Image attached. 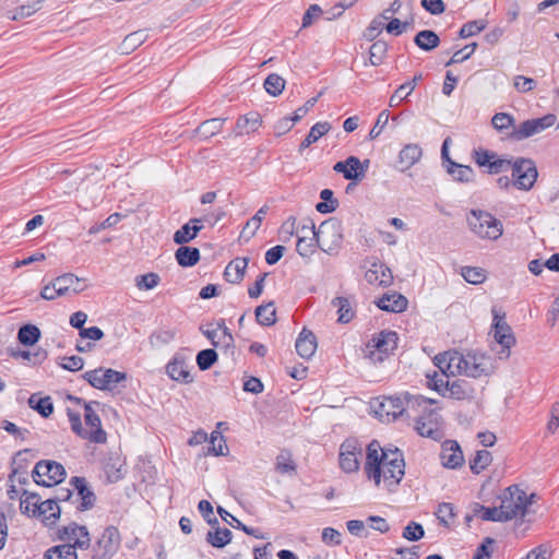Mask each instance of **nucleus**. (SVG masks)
<instances>
[{
    "label": "nucleus",
    "instance_id": "f257e3e1",
    "mask_svg": "<svg viewBox=\"0 0 559 559\" xmlns=\"http://www.w3.org/2000/svg\"><path fill=\"white\" fill-rule=\"evenodd\" d=\"M365 472L376 486L383 483L391 490L404 477L403 454L399 449H383L377 440H372L367 447Z\"/></svg>",
    "mask_w": 559,
    "mask_h": 559
},
{
    "label": "nucleus",
    "instance_id": "f03ea898",
    "mask_svg": "<svg viewBox=\"0 0 559 559\" xmlns=\"http://www.w3.org/2000/svg\"><path fill=\"white\" fill-rule=\"evenodd\" d=\"M435 361L436 366L447 376L479 378L488 376L492 371L490 358L474 352L466 354L456 350L445 352L437 355Z\"/></svg>",
    "mask_w": 559,
    "mask_h": 559
},
{
    "label": "nucleus",
    "instance_id": "7ed1b4c3",
    "mask_svg": "<svg viewBox=\"0 0 559 559\" xmlns=\"http://www.w3.org/2000/svg\"><path fill=\"white\" fill-rule=\"evenodd\" d=\"M475 163L487 167L490 175L511 171V175H538L536 164L531 158H502L495 152L478 148L473 154Z\"/></svg>",
    "mask_w": 559,
    "mask_h": 559
},
{
    "label": "nucleus",
    "instance_id": "20e7f679",
    "mask_svg": "<svg viewBox=\"0 0 559 559\" xmlns=\"http://www.w3.org/2000/svg\"><path fill=\"white\" fill-rule=\"evenodd\" d=\"M433 401L421 395L388 396L379 403L374 409L376 415L383 421H393L400 416L406 415L411 418L415 413L425 411Z\"/></svg>",
    "mask_w": 559,
    "mask_h": 559
},
{
    "label": "nucleus",
    "instance_id": "39448f33",
    "mask_svg": "<svg viewBox=\"0 0 559 559\" xmlns=\"http://www.w3.org/2000/svg\"><path fill=\"white\" fill-rule=\"evenodd\" d=\"M466 221L471 231L481 239L496 240L503 233L501 222L485 211L472 210Z\"/></svg>",
    "mask_w": 559,
    "mask_h": 559
},
{
    "label": "nucleus",
    "instance_id": "423d86ee",
    "mask_svg": "<svg viewBox=\"0 0 559 559\" xmlns=\"http://www.w3.org/2000/svg\"><path fill=\"white\" fill-rule=\"evenodd\" d=\"M500 500L499 509L502 511V516H507V521L524 516L531 504L526 492L518 486L508 487L500 496Z\"/></svg>",
    "mask_w": 559,
    "mask_h": 559
},
{
    "label": "nucleus",
    "instance_id": "0eeeda50",
    "mask_svg": "<svg viewBox=\"0 0 559 559\" xmlns=\"http://www.w3.org/2000/svg\"><path fill=\"white\" fill-rule=\"evenodd\" d=\"M83 379L97 390L114 391L119 388L120 383L127 380V373L100 367L86 371L83 374Z\"/></svg>",
    "mask_w": 559,
    "mask_h": 559
},
{
    "label": "nucleus",
    "instance_id": "6e6552de",
    "mask_svg": "<svg viewBox=\"0 0 559 559\" xmlns=\"http://www.w3.org/2000/svg\"><path fill=\"white\" fill-rule=\"evenodd\" d=\"M66 469L62 464L55 461H39L33 469V479L37 485L52 487L66 478Z\"/></svg>",
    "mask_w": 559,
    "mask_h": 559
},
{
    "label": "nucleus",
    "instance_id": "1a4fd4ad",
    "mask_svg": "<svg viewBox=\"0 0 559 559\" xmlns=\"http://www.w3.org/2000/svg\"><path fill=\"white\" fill-rule=\"evenodd\" d=\"M397 340V333L394 331L384 330L374 334L367 344L370 358L374 361H382L396 348Z\"/></svg>",
    "mask_w": 559,
    "mask_h": 559
},
{
    "label": "nucleus",
    "instance_id": "9d476101",
    "mask_svg": "<svg viewBox=\"0 0 559 559\" xmlns=\"http://www.w3.org/2000/svg\"><path fill=\"white\" fill-rule=\"evenodd\" d=\"M430 405L425 411L421 409L418 413H423V415L416 420L415 429L423 437L440 440L443 437L441 417L436 409H429Z\"/></svg>",
    "mask_w": 559,
    "mask_h": 559
},
{
    "label": "nucleus",
    "instance_id": "9b49d317",
    "mask_svg": "<svg viewBox=\"0 0 559 559\" xmlns=\"http://www.w3.org/2000/svg\"><path fill=\"white\" fill-rule=\"evenodd\" d=\"M362 447L356 439H347L340 447V466L345 473L357 472Z\"/></svg>",
    "mask_w": 559,
    "mask_h": 559
},
{
    "label": "nucleus",
    "instance_id": "f8f14e48",
    "mask_svg": "<svg viewBox=\"0 0 559 559\" xmlns=\"http://www.w3.org/2000/svg\"><path fill=\"white\" fill-rule=\"evenodd\" d=\"M120 543L119 532L115 526L105 528L102 536L93 547V556L96 559H110L118 549Z\"/></svg>",
    "mask_w": 559,
    "mask_h": 559
},
{
    "label": "nucleus",
    "instance_id": "ddd939ff",
    "mask_svg": "<svg viewBox=\"0 0 559 559\" xmlns=\"http://www.w3.org/2000/svg\"><path fill=\"white\" fill-rule=\"evenodd\" d=\"M93 405L98 406V402L84 403V420L88 429H85L83 439L95 443H104L107 439L105 430L102 428L100 418L94 411Z\"/></svg>",
    "mask_w": 559,
    "mask_h": 559
},
{
    "label": "nucleus",
    "instance_id": "4468645a",
    "mask_svg": "<svg viewBox=\"0 0 559 559\" xmlns=\"http://www.w3.org/2000/svg\"><path fill=\"white\" fill-rule=\"evenodd\" d=\"M555 121V115H546L542 118L525 120L518 129H514L510 135L513 140L521 141L551 127Z\"/></svg>",
    "mask_w": 559,
    "mask_h": 559
},
{
    "label": "nucleus",
    "instance_id": "2eb2a0df",
    "mask_svg": "<svg viewBox=\"0 0 559 559\" xmlns=\"http://www.w3.org/2000/svg\"><path fill=\"white\" fill-rule=\"evenodd\" d=\"M58 537L66 544H71L74 548L84 549L90 546V536L85 526L71 523L58 530Z\"/></svg>",
    "mask_w": 559,
    "mask_h": 559
},
{
    "label": "nucleus",
    "instance_id": "dca6fc26",
    "mask_svg": "<svg viewBox=\"0 0 559 559\" xmlns=\"http://www.w3.org/2000/svg\"><path fill=\"white\" fill-rule=\"evenodd\" d=\"M493 314V323L492 331L495 340L502 346L501 354H504L506 357L509 356L510 347L515 343V338L511 333L510 326L504 321L503 316L499 314L497 309H492Z\"/></svg>",
    "mask_w": 559,
    "mask_h": 559
},
{
    "label": "nucleus",
    "instance_id": "f3484780",
    "mask_svg": "<svg viewBox=\"0 0 559 559\" xmlns=\"http://www.w3.org/2000/svg\"><path fill=\"white\" fill-rule=\"evenodd\" d=\"M324 225H321L319 230L316 231L314 225L311 223V226L302 225L300 231L304 234L302 236H298L296 250L302 258H309L316 250L317 245H319V236L322 234V228Z\"/></svg>",
    "mask_w": 559,
    "mask_h": 559
},
{
    "label": "nucleus",
    "instance_id": "a211bd4d",
    "mask_svg": "<svg viewBox=\"0 0 559 559\" xmlns=\"http://www.w3.org/2000/svg\"><path fill=\"white\" fill-rule=\"evenodd\" d=\"M70 484L76 490L80 498V504L76 507L79 511H86L94 507L96 501L95 493L88 488L87 481L84 477L74 476L71 478Z\"/></svg>",
    "mask_w": 559,
    "mask_h": 559
},
{
    "label": "nucleus",
    "instance_id": "6ab92c4d",
    "mask_svg": "<svg viewBox=\"0 0 559 559\" xmlns=\"http://www.w3.org/2000/svg\"><path fill=\"white\" fill-rule=\"evenodd\" d=\"M442 464L449 468H455L463 464L464 456L456 441L448 440L443 442L440 453Z\"/></svg>",
    "mask_w": 559,
    "mask_h": 559
},
{
    "label": "nucleus",
    "instance_id": "aec40b11",
    "mask_svg": "<svg viewBox=\"0 0 559 559\" xmlns=\"http://www.w3.org/2000/svg\"><path fill=\"white\" fill-rule=\"evenodd\" d=\"M355 296H337L332 299L331 304L334 308H336L337 312V322L345 324L350 322L355 317Z\"/></svg>",
    "mask_w": 559,
    "mask_h": 559
},
{
    "label": "nucleus",
    "instance_id": "412c9836",
    "mask_svg": "<svg viewBox=\"0 0 559 559\" xmlns=\"http://www.w3.org/2000/svg\"><path fill=\"white\" fill-rule=\"evenodd\" d=\"M475 394L474 388L465 380H453L444 384V396L454 400H469Z\"/></svg>",
    "mask_w": 559,
    "mask_h": 559
},
{
    "label": "nucleus",
    "instance_id": "4be33fe9",
    "mask_svg": "<svg viewBox=\"0 0 559 559\" xmlns=\"http://www.w3.org/2000/svg\"><path fill=\"white\" fill-rule=\"evenodd\" d=\"M57 289V295L66 296L70 293L79 294L84 287L81 285V280L72 273H64L53 280Z\"/></svg>",
    "mask_w": 559,
    "mask_h": 559
},
{
    "label": "nucleus",
    "instance_id": "5701e85b",
    "mask_svg": "<svg viewBox=\"0 0 559 559\" xmlns=\"http://www.w3.org/2000/svg\"><path fill=\"white\" fill-rule=\"evenodd\" d=\"M421 155L423 151L418 144L412 143L405 145L399 154L397 169L400 171H405L409 169L415 163L419 160Z\"/></svg>",
    "mask_w": 559,
    "mask_h": 559
},
{
    "label": "nucleus",
    "instance_id": "b1692460",
    "mask_svg": "<svg viewBox=\"0 0 559 559\" xmlns=\"http://www.w3.org/2000/svg\"><path fill=\"white\" fill-rule=\"evenodd\" d=\"M262 124L261 115L257 111H250L240 116L236 122V135L250 134L255 132Z\"/></svg>",
    "mask_w": 559,
    "mask_h": 559
},
{
    "label": "nucleus",
    "instance_id": "393cba45",
    "mask_svg": "<svg viewBox=\"0 0 559 559\" xmlns=\"http://www.w3.org/2000/svg\"><path fill=\"white\" fill-rule=\"evenodd\" d=\"M295 346L300 357L309 359L316 353L317 338L311 331L304 329L299 334Z\"/></svg>",
    "mask_w": 559,
    "mask_h": 559
},
{
    "label": "nucleus",
    "instance_id": "a878e982",
    "mask_svg": "<svg viewBox=\"0 0 559 559\" xmlns=\"http://www.w3.org/2000/svg\"><path fill=\"white\" fill-rule=\"evenodd\" d=\"M376 304L383 311L402 312L407 308L408 301L403 295L392 293L383 295Z\"/></svg>",
    "mask_w": 559,
    "mask_h": 559
},
{
    "label": "nucleus",
    "instance_id": "bb28decb",
    "mask_svg": "<svg viewBox=\"0 0 559 559\" xmlns=\"http://www.w3.org/2000/svg\"><path fill=\"white\" fill-rule=\"evenodd\" d=\"M248 258H236L230 261L225 267L224 272L226 281L233 284L239 283L245 275V270L248 265Z\"/></svg>",
    "mask_w": 559,
    "mask_h": 559
},
{
    "label": "nucleus",
    "instance_id": "cd10ccee",
    "mask_svg": "<svg viewBox=\"0 0 559 559\" xmlns=\"http://www.w3.org/2000/svg\"><path fill=\"white\" fill-rule=\"evenodd\" d=\"M201 219L199 218H192L190 223L181 226L174 234V241L178 245H183L194 239L198 233L202 229V226L199 225Z\"/></svg>",
    "mask_w": 559,
    "mask_h": 559
},
{
    "label": "nucleus",
    "instance_id": "c85d7f7f",
    "mask_svg": "<svg viewBox=\"0 0 559 559\" xmlns=\"http://www.w3.org/2000/svg\"><path fill=\"white\" fill-rule=\"evenodd\" d=\"M46 525H52L60 518V508L56 500L49 498L40 503V510L36 513Z\"/></svg>",
    "mask_w": 559,
    "mask_h": 559
},
{
    "label": "nucleus",
    "instance_id": "c756f323",
    "mask_svg": "<svg viewBox=\"0 0 559 559\" xmlns=\"http://www.w3.org/2000/svg\"><path fill=\"white\" fill-rule=\"evenodd\" d=\"M423 79V75L416 74L412 81L405 82L402 85H400L393 95L390 97L389 105L390 107H396L401 104L402 100L407 98L412 92L415 90V86L417 82H419Z\"/></svg>",
    "mask_w": 559,
    "mask_h": 559
},
{
    "label": "nucleus",
    "instance_id": "7c9ffc66",
    "mask_svg": "<svg viewBox=\"0 0 559 559\" xmlns=\"http://www.w3.org/2000/svg\"><path fill=\"white\" fill-rule=\"evenodd\" d=\"M40 503L41 498L38 493L23 490L20 501V509L22 513L35 516L36 513L40 510Z\"/></svg>",
    "mask_w": 559,
    "mask_h": 559
},
{
    "label": "nucleus",
    "instance_id": "2f4dec72",
    "mask_svg": "<svg viewBox=\"0 0 559 559\" xmlns=\"http://www.w3.org/2000/svg\"><path fill=\"white\" fill-rule=\"evenodd\" d=\"M472 516L483 521L507 522V516H502V511L499 507L487 508L478 503L473 507Z\"/></svg>",
    "mask_w": 559,
    "mask_h": 559
},
{
    "label": "nucleus",
    "instance_id": "473e14b6",
    "mask_svg": "<svg viewBox=\"0 0 559 559\" xmlns=\"http://www.w3.org/2000/svg\"><path fill=\"white\" fill-rule=\"evenodd\" d=\"M414 43L417 47L425 51H431L437 48L440 44V38L436 32L430 29H424L416 34Z\"/></svg>",
    "mask_w": 559,
    "mask_h": 559
},
{
    "label": "nucleus",
    "instance_id": "72a5a7b5",
    "mask_svg": "<svg viewBox=\"0 0 559 559\" xmlns=\"http://www.w3.org/2000/svg\"><path fill=\"white\" fill-rule=\"evenodd\" d=\"M214 530L206 534V542L216 548H223L231 540V532L228 528H221L218 525L212 526Z\"/></svg>",
    "mask_w": 559,
    "mask_h": 559
},
{
    "label": "nucleus",
    "instance_id": "f704fd0d",
    "mask_svg": "<svg viewBox=\"0 0 559 559\" xmlns=\"http://www.w3.org/2000/svg\"><path fill=\"white\" fill-rule=\"evenodd\" d=\"M176 260L181 266H193L200 260V251L194 247L181 246L176 251Z\"/></svg>",
    "mask_w": 559,
    "mask_h": 559
},
{
    "label": "nucleus",
    "instance_id": "c9c22d12",
    "mask_svg": "<svg viewBox=\"0 0 559 559\" xmlns=\"http://www.w3.org/2000/svg\"><path fill=\"white\" fill-rule=\"evenodd\" d=\"M167 373L173 380L190 383L192 376L183 361L174 360L167 365Z\"/></svg>",
    "mask_w": 559,
    "mask_h": 559
},
{
    "label": "nucleus",
    "instance_id": "e433bc0d",
    "mask_svg": "<svg viewBox=\"0 0 559 559\" xmlns=\"http://www.w3.org/2000/svg\"><path fill=\"white\" fill-rule=\"evenodd\" d=\"M44 559H78V555L73 545L62 544L47 549Z\"/></svg>",
    "mask_w": 559,
    "mask_h": 559
},
{
    "label": "nucleus",
    "instance_id": "4c0bfd02",
    "mask_svg": "<svg viewBox=\"0 0 559 559\" xmlns=\"http://www.w3.org/2000/svg\"><path fill=\"white\" fill-rule=\"evenodd\" d=\"M217 512L221 515L222 520H224L230 526H233L235 528H238V530H241L246 534L252 535L255 538H263V535L260 534L259 530H255V528H252V527H248L247 525L242 524L237 518L231 515L228 511H226L222 507L217 508Z\"/></svg>",
    "mask_w": 559,
    "mask_h": 559
},
{
    "label": "nucleus",
    "instance_id": "58836bf2",
    "mask_svg": "<svg viewBox=\"0 0 559 559\" xmlns=\"http://www.w3.org/2000/svg\"><path fill=\"white\" fill-rule=\"evenodd\" d=\"M28 405L44 418H48L53 412V404L50 396L39 397L36 394H32L28 399Z\"/></svg>",
    "mask_w": 559,
    "mask_h": 559
},
{
    "label": "nucleus",
    "instance_id": "ea45409f",
    "mask_svg": "<svg viewBox=\"0 0 559 559\" xmlns=\"http://www.w3.org/2000/svg\"><path fill=\"white\" fill-rule=\"evenodd\" d=\"M224 121L222 118L205 120L197 128V134L202 139H209L222 130Z\"/></svg>",
    "mask_w": 559,
    "mask_h": 559
},
{
    "label": "nucleus",
    "instance_id": "a19ab883",
    "mask_svg": "<svg viewBox=\"0 0 559 559\" xmlns=\"http://www.w3.org/2000/svg\"><path fill=\"white\" fill-rule=\"evenodd\" d=\"M40 330L34 324H25L17 332V340L22 345L32 346L38 342Z\"/></svg>",
    "mask_w": 559,
    "mask_h": 559
},
{
    "label": "nucleus",
    "instance_id": "79ce46f5",
    "mask_svg": "<svg viewBox=\"0 0 559 559\" xmlns=\"http://www.w3.org/2000/svg\"><path fill=\"white\" fill-rule=\"evenodd\" d=\"M330 129L331 124L329 122H317L311 127L308 135L301 142L300 148L302 150L309 147L312 143L317 142L321 136L326 134Z\"/></svg>",
    "mask_w": 559,
    "mask_h": 559
},
{
    "label": "nucleus",
    "instance_id": "37998d69",
    "mask_svg": "<svg viewBox=\"0 0 559 559\" xmlns=\"http://www.w3.org/2000/svg\"><path fill=\"white\" fill-rule=\"evenodd\" d=\"M255 317L260 324L270 326L276 322V310L273 302L261 305L255 309Z\"/></svg>",
    "mask_w": 559,
    "mask_h": 559
},
{
    "label": "nucleus",
    "instance_id": "c03bdc74",
    "mask_svg": "<svg viewBox=\"0 0 559 559\" xmlns=\"http://www.w3.org/2000/svg\"><path fill=\"white\" fill-rule=\"evenodd\" d=\"M450 142H451V139L447 138V139H444L442 146H441V158H442L443 165L447 168V171L449 174H452L454 171V168L461 169L460 175H464L465 171H472V168L469 166L457 164L450 158V155H449Z\"/></svg>",
    "mask_w": 559,
    "mask_h": 559
},
{
    "label": "nucleus",
    "instance_id": "a18cd8bd",
    "mask_svg": "<svg viewBox=\"0 0 559 559\" xmlns=\"http://www.w3.org/2000/svg\"><path fill=\"white\" fill-rule=\"evenodd\" d=\"M491 460H492V456L489 451H487V450L477 451L474 459L469 461L471 471L475 474H479L491 463Z\"/></svg>",
    "mask_w": 559,
    "mask_h": 559
},
{
    "label": "nucleus",
    "instance_id": "49530a36",
    "mask_svg": "<svg viewBox=\"0 0 559 559\" xmlns=\"http://www.w3.org/2000/svg\"><path fill=\"white\" fill-rule=\"evenodd\" d=\"M320 198L323 200L318 203L316 209L322 214L332 213L337 207V200L333 198V191L330 189H323L320 192Z\"/></svg>",
    "mask_w": 559,
    "mask_h": 559
},
{
    "label": "nucleus",
    "instance_id": "de8ad7c7",
    "mask_svg": "<svg viewBox=\"0 0 559 559\" xmlns=\"http://www.w3.org/2000/svg\"><path fill=\"white\" fill-rule=\"evenodd\" d=\"M461 275L467 283L474 285L481 284L486 280V271L476 266H463Z\"/></svg>",
    "mask_w": 559,
    "mask_h": 559
},
{
    "label": "nucleus",
    "instance_id": "09e8293b",
    "mask_svg": "<svg viewBox=\"0 0 559 559\" xmlns=\"http://www.w3.org/2000/svg\"><path fill=\"white\" fill-rule=\"evenodd\" d=\"M370 63L372 66H379L383 62L388 52V43L384 40H376L370 47Z\"/></svg>",
    "mask_w": 559,
    "mask_h": 559
},
{
    "label": "nucleus",
    "instance_id": "8fccbe9b",
    "mask_svg": "<svg viewBox=\"0 0 559 559\" xmlns=\"http://www.w3.org/2000/svg\"><path fill=\"white\" fill-rule=\"evenodd\" d=\"M284 87L285 80L276 73L269 74L264 81V88L272 96L282 94Z\"/></svg>",
    "mask_w": 559,
    "mask_h": 559
},
{
    "label": "nucleus",
    "instance_id": "3c124183",
    "mask_svg": "<svg viewBox=\"0 0 559 559\" xmlns=\"http://www.w3.org/2000/svg\"><path fill=\"white\" fill-rule=\"evenodd\" d=\"M485 27L486 22L484 20L469 21L461 27L459 36L461 38H468L477 35L478 33L484 31Z\"/></svg>",
    "mask_w": 559,
    "mask_h": 559
},
{
    "label": "nucleus",
    "instance_id": "603ef678",
    "mask_svg": "<svg viewBox=\"0 0 559 559\" xmlns=\"http://www.w3.org/2000/svg\"><path fill=\"white\" fill-rule=\"evenodd\" d=\"M269 207L266 205L262 206L251 219H249L242 230V233H248L249 236L255 235L257 230L260 228L261 223L266 215Z\"/></svg>",
    "mask_w": 559,
    "mask_h": 559
},
{
    "label": "nucleus",
    "instance_id": "864d4df0",
    "mask_svg": "<svg viewBox=\"0 0 559 559\" xmlns=\"http://www.w3.org/2000/svg\"><path fill=\"white\" fill-rule=\"evenodd\" d=\"M296 217L290 216L282 224L278 230V236L282 241L287 242L296 233H299V229L296 226Z\"/></svg>",
    "mask_w": 559,
    "mask_h": 559
},
{
    "label": "nucleus",
    "instance_id": "5fc2aeb1",
    "mask_svg": "<svg viewBox=\"0 0 559 559\" xmlns=\"http://www.w3.org/2000/svg\"><path fill=\"white\" fill-rule=\"evenodd\" d=\"M210 443H211V448L209 449V453H211L213 455H225L226 454L227 444H226V441L221 432L213 431L211 433Z\"/></svg>",
    "mask_w": 559,
    "mask_h": 559
},
{
    "label": "nucleus",
    "instance_id": "6e6d98bb",
    "mask_svg": "<svg viewBox=\"0 0 559 559\" xmlns=\"http://www.w3.org/2000/svg\"><path fill=\"white\" fill-rule=\"evenodd\" d=\"M217 360V353L214 349H203L197 355V364L201 370L210 369Z\"/></svg>",
    "mask_w": 559,
    "mask_h": 559
},
{
    "label": "nucleus",
    "instance_id": "4d7b16f0",
    "mask_svg": "<svg viewBox=\"0 0 559 559\" xmlns=\"http://www.w3.org/2000/svg\"><path fill=\"white\" fill-rule=\"evenodd\" d=\"M105 473L107 475V479L110 483H115L122 478V464L119 459L110 460L105 464Z\"/></svg>",
    "mask_w": 559,
    "mask_h": 559
},
{
    "label": "nucleus",
    "instance_id": "13d9d810",
    "mask_svg": "<svg viewBox=\"0 0 559 559\" xmlns=\"http://www.w3.org/2000/svg\"><path fill=\"white\" fill-rule=\"evenodd\" d=\"M476 48H477L476 43L466 45L464 48L455 51L453 53V56L451 57V59L445 63V66L449 67V66H452L455 63H461V62L467 60L474 53Z\"/></svg>",
    "mask_w": 559,
    "mask_h": 559
},
{
    "label": "nucleus",
    "instance_id": "bf43d9fd",
    "mask_svg": "<svg viewBox=\"0 0 559 559\" xmlns=\"http://www.w3.org/2000/svg\"><path fill=\"white\" fill-rule=\"evenodd\" d=\"M383 19H381L379 15L376 16L369 24V26L364 32V38L372 41L374 40L383 31L384 23Z\"/></svg>",
    "mask_w": 559,
    "mask_h": 559
},
{
    "label": "nucleus",
    "instance_id": "052dcab7",
    "mask_svg": "<svg viewBox=\"0 0 559 559\" xmlns=\"http://www.w3.org/2000/svg\"><path fill=\"white\" fill-rule=\"evenodd\" d=\"M436 515L441 524L444 526H450L454 519V508L451 503H441L439 504Z\"/></svg>",
    "mask_w": 559,
    "mask_h": 559
},
{
    "label": "nucleus",
    "instance_id": "680f3d73",
    "mask_svg": "<svg viewBox=\"0 0 559 559\" xmlns=\"http://www.w3.org/2000/svg\"><path fill=\"white\" fill-rule=\"evenodd\" d=\"M425 535L424 527L416 523L409 522L403 530L402 536L411 542H416L423 538Z\"/></svg>",
    "mask_w": 559,
    "mask_h": 559
},
{
    "label": "nucleus",
    "instance_id": "e2e57ef3",
    "mask_svg": "<svg viewBox=\"0 0 559 559\" xmlns=\"http://www.w3.org/2000/svg\"><path fill=\"white\" fill-rule=\"evenodd\" d=\"M19 356L29 361L32 365H40L48 356L47 350L44 348H37L35 350H22Z\"/></svg>",
    "mask_w": 559,
    "mask_h": 559
},
{
    "label": "nucleus",
    "instance_id": "0e129e2a",
    "mask_svg": "<svg viewBox=\"0 0 559 559\" xmlns=\"http://www.w3.org/2000/svg\"><path fill=\"white\" fill-rule=\"evenodd\" d=\"M491 123L498 131H503L513 126L514 118L509 114L498 112L492 117Z\"/></svg>",
    "mask_w": 559,
    "mask_h": 559
},
{
    "label": "nucleus",
    "instance_id": "69168bd1",
    "mask_svg": "<svg viewBox=\"0 0 559 559\" xmlns=\"http://www.w3.org/2000/svg\"><path fill=\"white\" fill-rule=\"evenodd\" d=\"M536 81L532 78H526L524 75H515L513 79V86L520 93L531 92L536 87Z\"/></svg>",
    "mask_w": 559,
    "mask_h": 559
},
{
    "label": "nucleus",
    "instance_id": "338daca9",
    "mask_svg": "<svg viewBox=\"0 0 559 559\" xmlns=\"http://www.w3.org/2000/svg\"><path fill=\"white\" fill-rule=\"evenodd\" d=\"M495 540L491 537H486L483 543L477 547L473 559H490Z\"/></svg>",
    "mask_w": 559,
    "mask_h": 559
},
{
    "label": "nucleus",
    "instance_id": "774afa93",
    "mask_svg": "<svg viewBox=\"0 0 559 559\" xmlns=\"http://www.w3.org/2000/svg\"><path fill=\"white\" fill-rule=\"evenodd\" d=\"M321 538L328 546H338L342 544V534L333 527L323 528Z\"/></svg>",
    "mask_w": 559,
    "mask_h": 559
}]
</instances>
